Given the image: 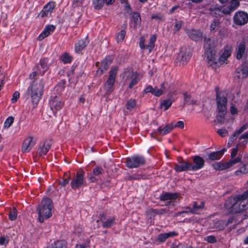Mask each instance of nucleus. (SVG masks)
I'll use <instances>...</instances> for the list:
<instances>
[{"mask_svg": "<svg viewBox=\"0 0 248 248\" xmlns=\"http://www.w3.org/2000/svg\"><path fill=\"white\" fill-rule=\"evenodd\" d=\"M225 206L232 213H238L246 210L248 207V190L241 194L229 198Z\"/></svg>", "mask_w": 248, "mask_h": 248, "instance_id": "f257e3e1", "label": "nucleus"}, {"mask_svg": "<svg viewBox=\"0 0 248 248\" xmlns=\"http://www.w3.org/2000/svg\"><path fill=\"white\" fill-rule=\"evenodd\" d=\"M44 80L43 78L34 79L29 85L27 90V94L30 96L32 104L36 105L39 102L43 94Z\"/></svg>", "mask_w": 248, "mask_h": 248, "instance_id": "f03ea898", "label": "nucleus"}, {"mask_svg": "<svg viewBox=\"0 0 248 248\" xmlns=\"http://www.w3.org/2000/svg\"><path fill=\"white\" fill-rule=\"evenodd\" d=\"M52 208L53 204L51 200L48 198L43 199L37 207L38 220L40 222H43L45 219H47L52 216Z\"/></svg>", "mask_w": 248, "mask_h": 248, "instance_id": "7ed1b4c3", "label": "nucleus"}, {"mask_svg": "<svg viewBox=\"0 0 248 248\" xmlns=\"http://www.w3.org/2000/svg\"><path fill=\"white\" fill-rule=\"evenodd\" d=\"M217 40L214 38H205L204 46L205 55L207 57L208 63L210 66H213L216 61V49Z\"/></svg>", "mask_w": 248, "mask_h": 248, "instance_id": "20e7f679", "label": "nucleus"}, {"mask_svg": "<svg viewBox=\"0 0 248 248\" xmlns=\"http://www.w3.org/2000/svg\"><path fill=\"white\" fill-rule=\"evenodd\" d=\"M217 110L219 114L217 116L218 123L222 124L224 121V115L227 109V95L223 92H217Z\"/></svg>", "mask_w": 248, "mask_h": 248, "instance_id": "39448f33", "label": "nucleus"}, {"mask_svg": "<svg viewBox=\"0 0 248 248\" xmlns=\"http://www.w3.org/2000/svg\"><path fill=\"white\" fill-rule=\"evenodd\" d=\"M117 73L118 68L116 66L111 67L109 71L108 79L104 85V89L108 94L111 93L114 90V85Z\"/></svg>", "mask_w": 248, "mask_h": 248, "instance_id": "423d86ee", "label": "nucleus"}, {"mask_svg": "<svg viewBox=\"0 0 248 248\" xmlns=\"http://www.w3.org/2000/svg\"><path fill=\"white\" fill-rule=\"evenodd\" d=\"M123 80L125 84H128V87L132 89L140 81L138 74L132 71H127L124 72Z\"/></svg>", "mask_w": 248, "mask_h": 248, "instance_id": "0eeeda50", "label": "nucleus"}, {"mask_svg": "<svg viewBox=\"0 0 248 248\" xmlns=\"http://www.w3.org/2000/svg\"><path fill=\"white\" fill-rule=\"evenodd\" d=\"M145 163V158L140 155H134L127 157L125 162L126 166L130 169L138 168L144 164Z\"/></svg>", "mask_w": 248, "mask_h": 248, "instance_id": "6e6552de", "label": "nucleus"}, {"mask_svg": "<svg viewBox=\"0 0 248 248\" xmlns=\"http://www.w3.org/2000/svg\"><path fill=\"white\" fill-rule=\"evenodd\" d=\"M85 172L83 170L77 171L75 177L71 182V186L73 189H76L81 187L84 184Z\"/></svg>", "mask_w": 248, "mask_h": 248, "instance_id": "1a4fd4ad", "label": "nucleus"}, {"mask_svg": "<svg viewBox=\"0 0 248 248\" xmlns=\"http://www.w3.org/2000/svg\"><path fill=\"white\" fill-rule=\"evenodd\" d=\"M156 39V37L155 35L151 36L148 44L145 45V39L143 36H141L140 38L139 46L141 49H147L148 50L149 52H151L155 47V43Z\"/></svg>", "mask_w": 248, "mask_h": 248, "instance_id": "9d476101", "label": "nucleus"}, {"mask_svg": "<svg viewBox=\"0 0 248 248\" xmlns=\"http://www.w3.org/2000/svg\"><path fill=\"white\" fill-rule=\"evenodd\" d=\"M193 163L190 162L191 171H195L202 169L204 166L205 161L202 157L199 155H195L191 157Z\"/></svg>", "mask_w": 248, "mask_h": 248, "instance_id": "9b49d317", "label": "nucleus"}, {"mask_svg": "<svg viewBox=\"0 0 248 248\" xmlns=\"http://www.w3.org/2000/svg\"><path fill=\"white\" fill-rule=\"evenodd\" d=\"M36 142V140L32 136L25 138L22 143L21 151L22 153H29L32 149Z\"/></svg>", "mask_w": 248, "mask_h": 248, "instance_id": "f8f14e48", "label": "nucleus"}, {"mask_svg": "<svg viewBox=\"0 0 248 248\" xmlns=\"http://www.w3.org/2000/svg\"><path fill=\"white\" fill-rule=\"evenodd\" d=\"M49 104L51 109L54 113L60 110L63 105L60 98L57 96L50 97Z\"/></svg>", "mask_w": 248, "mask_h": 248, "instance_id": "ddd939ff", "label": "nucleus"}, {"mask_svg": "<svg viewBox=\"0 0 248 248\" xmlns=\"http://www.w3.org/2000/svg\"><path fill=\"white\" fill-rule=\"evenodd\" d=\"M235 76L238 79H244L248 76V62L243 63L235 70Z\"/></svg>", "mask_w": 248, "mask_h": 248, "instance_id": "4468645a", "label": "nucleus"}, {"mask_svg": "<svg viewBox=\"0 0 248 248\" xmlns=\"http://www.w3.org/2000/svg\"><path fill=\"white\" fill-rule=\"evenodd\" d=\"M234 22L237 25H243L248 22V15L244 12H238L233 17Z\"/></svg>", "mask_w": 248, "mask_h": 248, "instance_id": "2eb2a0df", "label": "nucleus"}, {"mask_svg": "<svg viewBox=\"0 0 248 248\" xmlns=\"http://www.w3.org/2000/svg\"><path fill=\"white\" fill-rule=\"evenodd\" d=\"M48 68L49 64L48 59L46 58L41 59L36 67L38 74L43 75L48 69Z\"/></svg>", "mask_w": 248, "mask_h": 248, "instance_id": "dca6fc26", "label": "nucleus"}, {"mask_svg": "<svg viewBox=\"0 0 248 248\" xmlns=\"http://www.w3.org/2000/svg\"><path fill=\"white\" fill-rule=\"evenodd\" d=\"M51 146V141L49 140H45L40 143L37 150V154L41 156L45 155L49 151Z\"/></svg>", "mask_w": 248, "mask_h": 248, "instance_id": "f3484780", "label": "nucleus"}, {"mask_svg": "<svg viewBox=\"0 0 248 248\" xmlns=\"http://www.w3.org/2000/svg\"><path fill=\"white\" fill-rule=\"evenodd\" d=\"M100 220L102 223V226L105 228H110L115 223L114 217H106L104 214L100 215Z\"/></svg>", "mask_w": 248, "mask_h": 248, "instance_id": "a211bd4d", "label": "nucleus"}, {"mask_svg": "<svg viewBox=\"0 0 248 248\" xmlns=\"http://www.w3.org/2000/svg\"><path fill=\"white\" fill-rule=\"evenodd\" d=\"M231 54V49H225L223 53L219 57L218 59L217 58V56L216 55V61L217 62L214 63L212 66L214 65H221L224 63L227 60V59L230 56Z\"/></svg>", "mask_w": 248, "mask_h": 248, "instance_id": "6ab92c4d", "label": "nucleus"}, {"mask_svg": "<svg viewBox=\"0 0 248 248\" xmlns=\"http://www.w3.org/2000/svg\"><path fill=\"white\" fill-rule=\"evenodd\" d=\"M174 169L177 172L191 170L189 161H183L179 164H175Z\"/></svg>", "mask_w": 248, "mask_h": 248, "instance_id": "aec40b11", "label": "nucleus"}, {"mask_svg": "<svg viewBox=\"0 0 248 248\" xmlns=\"http://www.w3.org/2000/svg\"><path fill=\"white\" fill-rule=\"evenodd\" d=\"M205 202H194L192 204V207L190 209V213L195 214H199L200 211L204 207Z\"/></svg>", "mask_w": 248, "mask_h": 248, "instance_id": "412c9836", "label": "nucleus"}, {"mask_svg": "<svg viewBox=\"0 0 248 248\" xmlns=\"http://www.w3.org/2000/svg\"><path fill=\"white\" fill-rule=\"evenodd\" d=\"M104 172V170L101 167L96 166L93 169L92 174L89 175V180L90 182L93 183L97 181L94 176H99Z\"/></svg>", "mask_w": 248, "mask_h": 248, "instance_id": "4be33fe9", "label": "nucleus"}, {"mask_svg": "<svg viewBox=\"0 0 248 248\" xmlns=\"http://www.w3.org/2000/svg\"><path fill=\"white\" fill-rule=\"evenodd\" d=\"M55 29V27L53 25H50L46 26L43 32L39 35L38 39L39 40H42L46 37L48 36L51 32H53Z\"/></svg>", "mask_w": 248, "mask_h": 248, "instance_id": "5701e85b", "label": "nucleus"}, {"mask_svg": "<svg viewBox=\"0 0 248 248\" xmlns=\"http://www.w3.org/2000/svg\"><path fill=\"white\" fill-rule=\"evenodd\" d=\"M209 14L213 16L218 17L222 16L221 7L217 5H212L209 9Z\"/></svg>", "mask_w": 248, "mask_h": 248, "instance_id": "b1692460", "label": "nucleus"}, {"mask_svg": "<svg viewBox=\"0 0 248 248\" xmlns=\"http://www.w3.org/2000/svg\"><path fill=\"white\" fill-rule=\"evenodd\" d=\"M190 55L186 52L181 51L177 57L176 61L185 64L190 58Z\"/></svg>", "mask_w": 248, "mask_h": 248, "instance_id": "393cba45", "label": "nucleus"}, {"mask_svg": "<svg viewBox=\"0 0 248 248\" xmlns=\"http://www.w3.org/2000/svg\"><path fill=\"white\" fill-rule=\"evenodd\" d=\"M188 36L193 40L198 41L201 39L202 34L201 31L197 30H190L187 31Z\"/></svg>", "mask_w": 248, "mask_h": 248, "instance_id": "a878e982", "label": "nucleus"}, {"mask_svg": "<svg viewBox=\"0 0 248 248\" xmlns=\"http://www.w3.org/2000/svg\"><path fill=\"white\" fill-rule=\"evenodd\" d=\"M173 128V124L171 123L167 124L164 127L162 126L159 127L157 130V132L159 135H164L169 133Z\"/></svg>", "mask_w": 248, "mask_h": 248, "instance_id": "bb28decb", "label": "nucleus"}, {"mask_svg": "<svg viewBox=\"0 0 248 248\" xmlns=\"http://www.w3.org/2000/svg\"><path fill=\"white\" fill-rule=\"evenodd\" d=\"M178 197L177 194L176 193L164 192L162 193L159 197L161 201L171 200L176 199Z\"/></svg>", "mask_w": 248, "mask_h": 248, "instance_id": "cd10ccee", "label": "nucleus"}, {"mask_svg": "<svg viewBox=\"0 0 248 248\" xmlns=\"http://www.w3.org/2000/svg\"><path fill=\"white\" fill-rule=\"evenodd\" d=\"M55 7V3L54 2H48L44 8L42 16H48L50 15Z\"/></svg>", "mask_w": 248, "mask_h": 248, "instance_id": "c85d7f7f", "label": "nucleus"}, {"mask_svg": "<svg viewBox=\"0 0 248 248\" xmlns=\"http://www.w3.org/2000/svg\"><path fill=\"white\" fill-rule=\"evenodd\" d=\"M88 44V41L86 38L79 40L75 44V48L76 51L77 52L81 51Z\"/></svg>", "mask_w": 248, "mask_h": 248, "instance_id": "c756f323", "label": "nucleus"}, {"mask_svg": "<svg viewBox=\"0 0 248 248\" xmlns=\"http://www.w3.org/2000/svg\"><path fill=\"white\" fill-rule=\"evenodd\" d=\"M177 233L174 232L159 234L158 235V240L160 242H164L167 238L176 236Z\"/></svg>", "mask_w": 248, "mask_h": 248, "instance_id": "7c9ffc66", "label": "nucleus"}, {"mask_svg": "<svg viewBox=\"0 0 248 248\" xmlns=\"http://www.w3.org/2000/svg\"><path fill=\"white\" fill-rule=\"evenodd\" d=\"M213 227L218 230H222L227 226L226 221L224 220L215 219L213 221Z\"/></svg>", "mask_w": 248, "mask_h": 248, "instance_id": "2f4dec72", "label": "nucleus"}, {"mask_svg": "<svg viewBox=\"0 0 248 248\" xmlns=\"http://www.w3.org/2000/svg\"><path fill=\"white\" fill-rule=\"evenodd\" d=\"M174 99L169 98L164 100L160 105V108H163L164 110H167L171 105Z\"/></svg>", "mask_w": 248, "mask_h": 248, "instance_id": "473e14b6", "label": "nucleus"}, {"mask_svg": "<svg viewBox=\"0 0 248 248\" xmlns=\"http://www.w3.org/2000/svg\"><path fill=\"white\" fill-rule=\"evenodd\" d=\"M212 166L217 170H223L228 169L226 162H216L213 164Z\"/></svg>", "mask_w": 248, "mask_h": 248, "instance_id": "72a5a7b5", "label": "nucleus"}, {"mask_svg": "<svg viewBox=\"0 0 248 248\" xmlns=\"http://www.w3.org/2000/svg\"><path fill=\"white\" fill-rule=\"evenodd\" d=\"M245 51V45L244 44L241 43L238 46L237 49L236 58L237 59H240L242 58Z\"/></svg>", "mask_w": 248, "mask_h": 248, "instance_id": "f704fd0d", "label": "nucleus"}, {"mask_svg": "<svg viewBox=\"0 0 248 248\" xmlns=\"http://www.w3.org/2000/svg\"><path fill=\"white\" fill-rule=\"evenodd\" d=\"M248 173V163L247 164H243L238 170L235 171L236 175H239L241 174H247Z\"/></svg>", "mask_w": 248, "mask_h": 248, "instance_id": "c9c22d12", "label": "nucleus"}, {"mask_svg": "<svg viewBox=\"0 0 248 248\" xmlns=\"http://www.w3.org/2000/svg\"><path fill=\"white\" fill-rule=\"evenodd\" d=\"M241 162V158L239 156L235 158H231L229 161L226 162L227 168L228 169L230 168L237 163H240Z\"/></svg>", "mask_w": 248, "mask_h": 248, "instance_id": "e433bc0d", "label": "nucleus"}, {"mask_svg": "<svg viewBox=\"0 0 248 248\" xmlns=\"http://www.w3.org/2000/svg\"><path fill=\"white\" fill-rule=\"evenodd\" d=\"M223 152L221 151L211 153L209 155V158L211 160H218L223 155Z\"/></svg>", "mask_w": 248, "mask_h": 248, "instance_id": "4c0bfd02", "label": "nucleus"}, {"mask_svg": "<svg viewBox=\"0 0 248 248\" xmlns=\"http://www.w3.org/2000/svg\"><path fill=\"white\" fill-rule=\"evenodd\" d=\"M61 61L64 63H68L72 62V57L67 53L65 52L61 57Z\"/></svg>", "mask_w": 248, "mask_h": 248, "instance_id": "58836bf2", "label": "nucleus"}, {"mask_svg": "<svg viewBox=\"0 0 248 248\" xmlns=\"http://www.w3.org/2000/svg\"><path fill=\"white\" fill-rule=\"evenodd\" d=\"M220 24V21L217 19H215L211 23L210 28V30L213 31H215L219 28Z\"/></svg>", "mask_w": 248, "mask_h": 248, "instance_id": "ea45409f", "label": "nucleus"}, {"mask_svg": "<svg viewBox=\"0 0 248 248\" xmlns=\"http://www.w3.org/2000/svg\"><path fill=\"white\" fill-rule=\"evenodd\" d=\"M93 3L94 8L99 10L102 8L105 2L104 0H93Z\"/></svg>", "mask_w": 248, "mask_h": 248, "instance_id": "a19ab883", "label": "nucleus"}, {"mask_svg": "<svg viewBox=\"0 0 248 248\" xmlns=\"http://www.w3.org/2000/svg\"><path fill=\"white\" fill-rule=\"evenodd\" d=\"M133 21L134 22V26H137L138 25H140L141 22V18L140 16V15L138 13H133L132 15Z\"/></svg>", "mask_w": 248, "mask_h": 248, "instance_id": "79ce46f5", "label": "nucleus"}, {"mask_svg": "<svg viewBox=\"0 0 248 248\" xmlns=\"http://www.w3.org/2000/svg\"><path fill=\"white\" fill-rule=\"evenodd\" d=\"M66 242L64 240H60L56 242L52 246L51 248H66Z\"/></svg>", "mask_w": 248, "mask_h": 248, "instance_id": "37998d69", "label": "nucleus"}, {"mask_svg": "<svg viewBox=\"0 0 248 248\" xmlns=\"http://www.w3.org/2000/svg\"><path fill=\"white\" fill-rule=\"evenodd\" d=\"M111 63V62L110 60H104L101 62V66L99 69L102 72L104 70H106L108 69Z\"/></svg>", "mask_w": 248, "mask_h": 248, "instance_id": "c03bdc74", "label": "nucleus"}, {"mask_svg": "<svg viewBox=\"0 0 248 248\" xmlns=\"http://www.w3.org/2000/svg\"><path fill=\"white\" fill-rule=\"evenodd\" d=\"M87 0H73V5L74 7H79L87 4Z\"/></svg>", "mask_w": 248, "mask_h": 248, "instance_id": "a18cd8bd", "label": "nucleus"}, {"mask_svg": "<svg viewBox=\"0 0 248 248\" xmlns=\"http://www.w3.org/2000/svg\"><path fill=\"white\" fill-rule=\"evenodd\" d=\"M184 100L186 103L188 105H193L195 104L196 102L193 99H191V95L190 94L187 93H185L184 94Z\"/></svg>", "mask_w": 248, "mask_h": 248, "instance_id": "49530a36", "label": "nucleus"}, {"mask_svg": "<svg viewBox=\"0 0 248 248\" xmlns=\"http://www.w3.org/2000/svg\"><path fill=\"white\" fill-rule=\"evenodd\" d=\"M136 105V100L135 99H130L127 102L125 107L127 109L131 110L135 107Z\"/></svg>", "mask_w": 248, "mask_h": 248, "instance_id": "de8ad7c7", "label": "nucleus"}, {"mask_svg": "<svg viewBox=\"0 0 248 248\" xmlns=\"http://www.w3.org/2000/svg\"><path fill=\"white\" fill-rule=\"evenodd\" d=\"M125 34L126 32L124 30H122L121 31L118 32L116 36L117 42L118 43L122 42L125 36Z\"/></svg>", "mask_w": 248, "mask_h": 248, "instance_id": "09e8293b", "label": "nucleus"}, {"mask_svg": "<svg viewBox=\"0 0 248 248\" xmlns=\"http://www.w3.org/2000/svg\"><path fill=\"white\" fill-rule=\"evenodd\" d=\"M14 120V118L12 116L7 118L4 123V127L6 128H9L13 124Z\"/></svg>", "mask_w": 248, "mask_h": 248, "instance_id": "8fccbe9b", "label": "nucleus"}, {"mask_svg": "<svg viewBox=\"0 0 248 248\" xmlns=\"http://www.w3.org/2000/svg\"><path fill=\"white\" fill-rule=\"evenodd\" d=\"M164 88L163 87V84H161V88L158 89L157 87H155V91L153 93V95L156 96H159L162 94Z\"/></svg>", "mask_w": 248, "mask_h": 248, "instance_id": "3c124183", "label": "nucleus"}, {"mask_svg": "<svg viewBox=\"0 0 248 248\" xmlns=\"http://www.w3.org/2000/svg\"><path fill=\"white\" fill-rule=\"evenodd\" d=\"M17 217V213L16 208H14L11 210L9 214V218L11 220H15Z\"/></svg>", "mask_w": 248, "mask_h": 248, "instance_id": "603ef678", "label": "nucleus"}, {"mask_svg": "<svg viewBox=\"0 0 248 248\" xmlns=\"http://www.w3.org/2000/svg\"><path fill=\"white\" fill-rule=\"evenodd\" d=\"M221 12H222V16L223 14L229 15L233 11L231 8L230 5L227 7H221Z\"/></svg>", "mask_w": 248, "mask_h": 248, "instance_id": "864d4df0", "label": "nucleus"}, {"mask_svg": "<svg viewBox=\"0 0 248 248\" xmlns=\"http://www.w3.org/2000/svg\"><path fill=\"white\" fill-rule=\"evenodd\" d=\"M239 2L238 0H233L231 1L230 6L233 11H234L239 6Z\"/></svg>", "mask_w": 248, "mask_h": 248, "instance_id": "5fc2aeb1", "label": "nucleus"}, {"mask_svg": "<svg viewBox=\"0 0 248 248\" xmlns=\"http://www.w3.org/2000/svg\"><path fill=\"white\" fill-rule=\"evenodd\" d=\"M183 24V22L181 20H176L175 22V25L174 30L175 31H178L181 28Z\"/></svg>", "mask_w": 248, "mask_h": 248, "instance_id": "6e6d98bb", "label": "nucleus"}, {"mask_svg": "<svg viewBox=\"0 0 248 248\" xmlns=\"http://www.w3.org/2000/svg\"><path fill=\"white\" fill-rule=\"evenodd\" d=\"M65 178L59 182V184L62 186H65L69 182L70 176L68 175L65 174Z\"/></svg>", "mask_w": 248, "mask_h": 248, "instance_id": "4d7b16f0", "label": "nucleus"}, {"mask_svg": "<svg viewBox=\"0 0 248 248\" xmlns=\"http://www.w3.org/2000/svg\"><path fill=\"white\" fill-rule=\"evenodd\" d=\"M248 128V125L247 124H244L238 130L235 132V135H239L241 133L244 131Z\"/></svg>", "mask_w": 248, "mask_h": 248, "instance_id": "13d9d810", "label": "nucleus"}, {"mask_svg": "<svg viewBox=\"0 0 248 248\" xmlns=\"http://www.w3.org/2000/svg\"><path fill=\"white\" fill-rule=\"evenodd\" d=\"M205 240L210 243H215L217 242L216 238L213 235H209L205 238Z\"/></svg>", "mask_w": 248, "mask_h": 248, "instance_id": "bf43d9fd", "label": "nucleus"}, {"mask_svg": "<svg viewBox=\"0 0 248 248\" xmlns=\"http://www.w3.org/2000/svg\"><path fill=\"white\" fill-rule=\"evenodd\" d=\"M217 132L218 134V135L222 137H225L228 134V131L226 129H224V128L218 129L217 130Z\"/></svg>", "mask_w": 248, "mask_h": 248, "instance_id": "052dcab7", "label": "nucleus"}, {"mask_svg": "<svg viewBox=\"0 0 248 248\" xmlns=\"http://www.w3.org/2000/svg\"><path fill=\"white\" fill-rule=\"evenodd\" d=\"M168 210L166 209H155L156 215H163L168 213Z\"/></svg>", "mask_w": 248, "mask_h": 248, "instance_id": "680f3d73", "label": "nucleus"}, {"mask_svg": "<svg viewBox=\"0 0 248 248\" xmlns=\"http://www.w3.org/2000/svg\"><path fill=\"white\" fill-rule=\"evenodd\" d=\"M19 97V93L18 92H15L13 94V97L11 99V100L13 103L16 102L17 99Z\"/></svg>", "mask_w": 248, "mask_h": 248, "instance_id": "e2e57ef3", "label": "nucleus"}, {"mask_svg": "<svg viewBox=\"0 0 248 248\" xmlns=\"http://www.w3.org/2000/svg\"><path fill=\"white\" fill-rule=\"evenodd\" d=\"M238 147L237 146L235 148H234L232 149L231 154V158H235V156L236 155L237 152H238Z\"/></svg>", "mask_w": 248, "mask_h": 248, "instance_id": "0e129e2a", "label": "nucleus"}, {"mask_svg": "<svg viewBox=\"0 0 248 248\" xmlns=\"http://www.w3.org/2000/svg\"><path fill=\"white\" fill-rule=\"evenodd\" d=\"M174 127H179L180 128H183L184 127V122L182 121L177 122L175 124H173Z\"/></svg>", "mask_w": 248, "mask_h": 248, "instance_id": "69168bd1", "label": "nucleus"}, {"mask_svg": "<svg viewBox=\"0 0 248 248\" xmlns=\"http://www.w3.org/2000/svg\"><path fill=\"white\" fill-rule=\"evenodd\" d=\"M120 1L121 2L124 4V6L125 9L131 10L130 7L127 2V0H120Z\"/></svg>", "mask_w": 248, "mask_h": 248, "instance_id": "338daca9", "label": "nucleus"}, {"mask_svg": "<svg viewBox=\"0 0 248 248\" xmlns=\"http://www.w3.org/2000/svg\"><path fill=\"white\" fill-rule=\"evenodd\" d=\"M148 216H150L151 217L152 216H155L156 215V213L155 212V209H150L146 212Z\"/></svg>", "mask_w": 248, "mask_h": 248, "instance_id": "774afa93", "label": "nucleus"}]
</instances>
